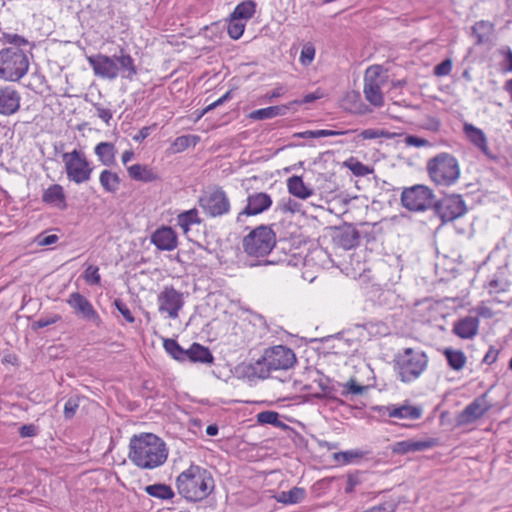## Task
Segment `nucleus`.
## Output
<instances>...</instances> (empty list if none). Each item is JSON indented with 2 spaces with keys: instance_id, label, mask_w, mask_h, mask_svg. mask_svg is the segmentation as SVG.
<instances>
[{
  "instance_id": "3",
  "label": "nucleus",
  "mask_w": 512,
  "mask_h": 512,
  "mask_svg": "<svg viewBox=\"0 0 512 512\" xmlns=\"http://www.w3.org/2000/svg\"><path fill=\"white\" fill-rule=\"evenodd\" d=\"M296 362V356L292 349L277 345L265 349L263 356L250 365L248 376L266 379L273 371L287 370Z\"/></svg>"
},
{
  "instance_id": "24",
  "label": "nucleus",
  "mask_w": 512,
  "mask_h": 512,
  "mask_svg": "<svg viewBox=\"0 0 512 512\" xmlns=\"http://www.w3.org/2000/svg\"><path fill=\"white\" fill-rule=\"evenodd\" d=\"M42 202L59 210H65L67 202L63 187L59 184L49 186L42 194Z\"/></svg>"
},
{
  "instance_id": "53",
  "label": "nucleus",
  "mask_w": 512,
  "mask_h": 512,
  "mask_svg": "<svg viewBox=\"0 0 512 512\" xmlns=\"http://www.w3.org/2000/svg\"><path fill=\"white\" fill-rule=\"evenodd\" d=\"M113 304H114L115 308L118 310V312L125 318V320L127 322H129V323L135 322V318L132 315L130 309L121 299H115Z\"/></svg>"
},
{
  "instance_id": "1",
  "label": "nucleus",
  "mask_w": 512,
  "mask_h": 512,
  "mask_svg": "<svg viewBox=\"0 0 512 512\" xmlns=\"http://www.w3.org/2000/svg\"><path fill=\"white\" fill-rule=\"evenodd\" d=\"M128 457L141 469H154L166 462L168 449L165 442L157 435L141 433L131 437Z\"/></svg>"
},
{
  "instance_id": "25",
  "label": "nucleus",
  "mask_w": 512,
  "mask_h": 512,
  "mask_svg": "<svg viewBox=\"0 0 512 512\" xmlns=\"http://www.w3.org/2000/svg\"><path fill=\"white\" fill-rule=\"evenodd\" d=\"M478 328V318L467 316L454 324L453 332L462 339H471L478 333Z\"/></svg>"
},
{
  "instance_id": "17",
  "label": "nucleus",
  "mask_w": 512,
  "mask_h": 512,
  "mask_svg": "<svg viewBox=\"0 0 512 512\" xmlns=\"http://www.w3.org/2000/svg\"><path fill=\"white\" fill-rule=\"evenodd\" d=\"M67 303L74 312L80 315L83 319L91 321L96 326L101 324V318L91 302L79 292L71 293L67 299Z\"/></svg>"
},
{
  "instance_id": "43",
  "label": "nucleus",
  "mask_w": 512,
  "mask_h": 512,
  "mask_svg": "<svg viewBox=\"0 0 512 512\" xmlns=\"http://www.w3.org/2000/svg\"><path fill=\"white\" fill-rule=\"evenodd\" d=\"M244 29L245 22L241 21L240 19L236 20V18L230 16L228 21L227 32L232 39H239L243 35Z\"/></svg>"
},
{
  "instance_id": "36",
  "label": "nucleus",
  "mask_w": 512,
  "mask_h": 512,
  "mask_svg": "<svg viewBox=\"0 0 512 512\" xmlns=\"http://www.w3.org/2000/svg\"><path fill=\"white\" fill-rule=\"evenodd\" d=\"M200 223L201 219L199 218L198 211L195 208L184 211L177 216V224L183 229L185 234L188 233L191 225Z\"/></svg>"
},
{
  "instance_id": "20",
  "label": "nucleus",
  "mask_w": 512,
  "mask_h": 512,
  "mask_svg": "<svg viewBox=\"0 0 512 512\" xmlns=\"http://www.w3.org/2000/svg\"><path fill=\"white\" fill-rule=\"evenodd\" d=\"M438 440L426 438L423 440H403L393 444L392 452L395 454H407L410 452L425 451L437 446Z\"/></svg>"
},
{
  "instance_id": "40",
  "label": "nucleus",
  "mask_w": 512,
  "mask_h": 512,
  "mask_svg": "<svg viewBox=\"0 0 512 512\" xmlns=\"http://www.w3.org/2000/svg\"><path fill=\"white\" fill-rule=\"evenodd\" d=\"M302 204L297 202L296 200L292 199L291 197H285L280 199L277 202L275 211H278L282 214H296V213H303L302 212Z\"/></svg>"
},
{
  "instance_id": "6",
  "label": "nucleus",
  "mask_w": 512,
  "mask_h": 512,
  "mask_svg": "<svg viewBox=\"0 0 512 512\" xmlns=\"http://www.w3.org/2000/svg\"><path fill=\"white\" fill-rule=\"evenodd\" d=\"M242 246L248 256L264 258L276 246V234L270 226L260 225L243 238Z\"/></svg>"
},
{
  "instance_id": "5",
  "label": "nucleus",
  "mask_w": 512,
  "mask_h": 512,
  "mask_svg": "<svg viewBox=\"0 0 512 512\" xmlns=\"http://www.w3.org/2000/svg\"><path fill=\"white\" fill-rule=\"evenodd\" d=\"M426 169L430 179L439 186L454 185L460 177V166L456 157L441 152L427 161Z\"/></svg>"
},
{
  "instance_id": "30",
  "label": "nucleus",
  "mask_w": 512,
  "mask_h": 512,
  "mask_svg": "<svg viewBox=\"0 0 512 512\" xmlns=\"http://www.w3.org/2000/svg\"><path fill=\"white\" fill-rule=\"evenodd\" d=\"M127 171L129 177L135 181L148 183L159 179L158 174L147 165L134 164L127 167Z\"/></svg>"
},
{
  "instance_id": "35",
  "label": "nucleus",
  "mask_w": 512,
  "mask_h": 512,
  "mask_svg": "<svg viewBox=\"0 0 512 512\" xmlns=\"http://www.w3.org/2000/svg\"><path fill=\"white\" fill-rule=\"evenodd\" d=\"M444 355L448 362V365L456 371L461 370L467 361V357L461 350H453L451 348H447L444 351Z\"/></svg>"
},
{
  "instance_id": "21",
  "label": "nucleus",
  "mask_w": 512,
  "mask_h": 512,
  "mask_svg": "<svg viewBox=\"0 0 512 512\" xmlns=\"http://www.w3.org/2000/svg\"><path fill=\"white\" fill-rule=\"evenodd\" d=\"M463 130L469 141L475 145L486 157L494 161L498 159L497 155L491 152L488 146L487 137L481 129L475 127L472 124L466 123Z\"/></svg>"
},
{
  "instance_id": "37",
  "label": "nucleus",
  "mask_w": 512,
  "mask_h": 512,
  "mask_svg": "<svg viewBox=\"0 0 512 512\" xmlns=\"http://www.w3.org/2000/svg\"><path fill=\"white\" fill-rule=\"evenodd\" d=\"M163 347L173 359L180 362L187 360V349L182 348L176 340L164 339Z\"/></svg>"
},
{
  "instance_id": "9",
  "label": "nucleus",
  "mask_w": 512,
  "mask_h": 512,
  "mask_svg": "<svg viewBox=\"0 0 512 512\" xmlns=\"http://www.w3.org/2000/svg\"><path fill=\"white\" fill-rule=\"evenodd\" d=\"M62 158L70 181L82 184L90 180L93 168L82 151L75 149L72 152H66Z\"/></svg>"
},
{
  "instance_id": "41",
  "label": "nucleus",
  "mask_w": 512,
  "mask_h": 512,
  "mask_svg": "<svg viewBox=\"0 0 512 512\" xmlns=\"http://www.w3.org/2000/svg\"><path fill=\"white\" fill-rule=\"evenodd\" d=\"M365 453L361 450H347L336 452L333 455L334 460L341 462L344 465L350 464L357 459L363 458Z\"/></svg>"
},
{
  "instance_id": "16",
  "label": "nucleus",
  "mask_w": 512,
  "mask_h": 512,
  "mask_svg": "<svg viewBox=\"0 0 512 512\" xmlns=\"http://www.w3.org/2000/svg\"><path fill=\"white\" fill-rule=\"evenodd\" d=\"M378 67L369 68L364 77V95L366 100L375 107H381L384 97L381 92V81L378 79Z\"/></svg>"
},
{
  "instance_id": "58",
  "label": "nucleus",
  "mask_w": 512,
  "mask_h": 512,
  "mask_svg": "<svg viewBox=\"0 0 512 512\" xmlns=\"http://www.w3.org/2000/svg\"><path fill=\"white\" fill-rule=\"evenodd\" d=\"M60 319L61 317L59 315H54L53 317L49 318H39L33 323L32 328L34 330L45 328L49 325L57 323Z\"/></svg>"
},
{
  "instance_id": "55",
  "label": "nucleus",
  "mask_w": 512,
  "mask_h": 512,
  "mask_svg": "<svg viewBox=\"0 0 512 512\" xmlns=\"http://www.w3.org/2000/svg\"><path fill=\"white\" fill-rule=\"evenodd\" d=\"M404 143L407 146H414V147H430L431 143L424 138H420L416 135H407L404 138Z\"/></svg>"
},
{
  "instance_id": "59",
  "label": "nucleus",
  "mask_w": 512,
  "mask_h": 512,
  "mask_svg": "<svg viewBox=\"0 0 512 512\" xmlns=\"http://www.w3.org/2000/svg\"><path fill=\"white\" fill-rule=\"evenodd\" d=\"M58 236L56 234L45 235L41 233L37 235L35 241L39 246H49L55 244L58 241Z\"/></svg>"
},
{
  "instance_id": "52",
  "label": "nucleus",
  "mask_w": 512,
  "mask_h": 512,
  "mask_svg": "<svg viewBox=\"0 0 512 512\" xmlns=\"http://www.w3.org/2000/svg\"><path fill=\"white\" fill-rule=\"evenodd\" d=\"M452 60L447 58L434 67V75L438 77L447 76L452 71Z\"/></svg>"
},
{
  "instance_id": "13",
  "label": "nucleus",
  "mask_w": 512,
  "mask_h": 512,
  "mask_svg": "<svg viewBox=\"0 0 512 512\" xmlns=\"http://www.w3.org/2000/svg\"><path fill=\"white\" fill-rule=\"evenodd\" d=\"M272 198L265 192H254L247 197V204L236 217V222L241 223L244 217L259 215L272 206Z\"/></svg>"
},
{
  "instance_id": "27",
  "label": "nucleus",
  "mask_w": 512,
  "mask_h": 512,
  "mask_svg": "<svg viewBox=\"0 0 512 512\" xmlns=\"http://www.w3.org/2000/svg\"><path fill=\"white\" fill-rule=\"evenodd\" d=\"M288 192L299 198L307 199L313 195V189L307 186L301 176L293 175L287 179Z\"/></svg>"
},
{
  "instance_id": "49",
  "label": "nucleus",
  "mask_w": 512,
  "mask_h": 512,
  "mask_svg": "<svg viewBox=\"0 0 512 512\" xmlns=\"http://www.w3.org/2000/svg\"><path fill=\"white\" fill-rule=\"evenodd\" d=\"M84 279L89 284L98 285L101 280L99 268L94 265L88 266L84 272Z\"/></svg>"
},
{
  "instance_id": "46",
  "label": "nucleus",
  "mask_w": 512,
  "mask_h": 512,
  "mask_svg": "<svg viewBox=\"0 0 512 512\" xmlns=\"http://www.w3.org/2000/svg\"><path fill=\"white\" fill-rule=\"evenodd\" d=\"M366 389V386L358 384L354 378H351L346 384L343 385V391L341 392V395H359L362 394Z\"/></svg>"
},
{
  "instance_id": "63",
  "label": "nucleus",
  "mask_w": 512,
  "mask_h": 512,
  "mask_svg": "<svg viewBox=\"0 0 512 512\" xmlns=\"http://www.w3.org/2000/svg\"><path fill=\"white\" fill-rule=\"evenodd\" d=\"M94 107L97 111L98 117L101 118L107 125H109V122L113 116L112 111L102 107L100 104H94Z\"/></svg>"
},
{
  "instance_id": "7",
  "label": "nucleus",
  "mask_w": 512,
  "mask_h": 512,
  "mask_svg": "<svg viewBox=\"0 0 512 512\" xmlns=\"http://www.w3.org/2000/svg\"><path fill=\"white\" fill-rule=\"evenodd\" d=\"M29 59L19 48L0 50V78L5 81H19L29 69Z\"/></svg>"
},
{
  "instance_id": "28",
  "label": "nucleus",
  "mask_w": 512,
  "mask_h": 512,
  "mask_svg": "<svg viewBox=\"0 0 512 512\" xmlns=\"http://www.w3.org/2000/svg\"><path fill=\"white\" fill-rule=\"evenodd\" d=\"M187 360L193 363L212 364L214 357L208 347L195 342L187 349Z\"/></svg>"
},
{
  "instance_id": "15",
  "label": "nucleus",
  "mask_w": 512,
  "mask_h": 512,
  "mask_svg": "<svg viewBox=\"0 0 512 512\" xmlns=\"http://www.w3.org/2000/svg\"><path fill=\"white\" fill-rule=\"evenodd\" d=\"M487 395L488 393L485 392L468 404L458 415V424H470L483 417L492 407V404L487 400Z\"/></svg>"
},
{
  "instance_id": "39",
  "label": "nucleus",
  "mask_w": 512,
  "mask_h": 512,
  "mask_svg": "<svg viewBox=\"0 0 512 512\" xmlns=\"http://www.w3.org/2000/svg\"><path fill=\"white\" fill-rule=\"evenodd\" d=\"M255 13V3L252 0L243 1L238 4L230 16L245 21Z\"/></svg>"
},
{
  "instance_id": "64",
  "label": "nucleus",
  "mask_w": 512,
  "mask_h": 512,
  "mask_svg": "<svg viewBox=\"0 0 512 512\" xmlns=\"http://www.w3.org/2000/svg\"><path fill=\"white\" fill-rule=\"evenodd\" d=\"M498 354H499V350L494 348L493 346H491L489 348V350L487 351V353L485 354L482 362L485 364L491 365L494 362H496V360L498 358Z\"/></svg>"
},
{
  "instance_id": "29",
  "label": "nucleus",
  "mask_w": 512,
  "mask_h": 512,
  "mask_svg": "<svg viewBox=\"0 0 512 512\" xmlns=\"http://www.w3.org/2000/svg\"><path fill=\"white\" fill-rule=\"evenodd\" d=\"M94 152L98 160L105 166H112L116 162L117 149L114 143L100 142L95 148Z\"/></svg>"
},
{
  "instance_id": "42",
  "label": "nucleus",
  "mask_w": 512,
  "mask_h": 512,
  "mask_svg": "<svg viewBox=\"0 0 512 512\" xmlns=\"http://www.w3.org/2000/svg\"><path fill=\"white\" fill-rule=\"evenodd\" d=\"M364 471L356 470L347 475L346 486L344 491L346 494H351L354 492L355 488L363 483L364 481Z\"/></svg>"
},
{
  "instance_id": "44",
  "label": "nucleus",
  "mask_w": 512,
  "mask_h": 512,
  "mask_svg": "<svg viewBox=\"0 0 512 512\" xmlns=\"http://www.w3.org/2000/svg\"><path fill=\"white\" fill-rule=\"evenodd\" d=\"M196 136L183 135L177 137L171 144V150L173 153H180L186 150L192 143L195 145Z\"/></svg>"
},
{
  "instance_id": "56",
  "label": "nucleus",
  "mask_w": 512,
  "mask_h": 512,
  "mask_svg": "<svg viewBox=\"0 0 512 512\" xmlns=\"http://www.w3.org/2000/svg\"><path fill=\"white\" fill-rule=\"evenodd\" d=\"M397 505L394 501H386L367 509V512H395Z\"/></svg>"
},
{
  "instance_id": "8",
  "label": "nucleus",
  "mask_w": 512,
  "mask_h": 512,
  "mask_svg": "<svg viewBox=\"0 0 512 512\" xmlns=\"http://www.w3.org/2000/svg\"><path fill=\"white\" fill-rule=\"evenodd\" d=\"M435 195L428 186L416 184L406 187L401 193V204L412 212H423L432 209Z\"/></svg>"
},
{
  "instance_id": "38",
  "label": "nucleus",
  "mask_w": 512,
  "mask_h": 512,
  "mask_svg": "<svg viewBox=\"0 0 512 512\" xmlns=\"http://www.w3.org/2000/svg\"><path fill=\"white\" fill-rule=\"evenodd\" d=\"M145 492L152 497L169 500L174 497V491L169 485L158 483L145 487Z\"/></svg>"
},
{
  "instance_id": "31",
  "label": "nucleus",
  "mask_w": 512,
  "mask_h": 512,
  "mask_svg": "<svg viewBox=\"0 0 512 512\" xmlns=\"http://www.w3.org/2000/svg\"><path fill=\"white\" fill-rule=\"evenodd\" d=\"M495 26L492 22L480 20L472 26V34L476 37V45H482L490 41Z\"/></svg>"
},
{
  "instance_id": "60",
  "label": "nucleus",
  "mask_w": 512,
  "mask_h": 512,
  "mask_svg": "<svg viewBox=\"0 0 512 512\" xmlns=\"http://www.w3.org/2000/svg\"><path fill=\"white\" fill-rule=\"evenodd\" d=\"M350 132H354V130L338 131V130L320 129V130H314V135H315V138H321V137H333V136L344 135V134H348Z\"/></svg>"
},
{
  "instance_id": "62",
  "label": "nucleus",
  "mask_w": 512,
  "mask_h": 512,
  "mask_svg": "<svg viewBox=\"0 0 512 512\" xmlns=\"http://www.w3.org/2000/svg\"><path fill=\"white\" fill-rule=\"evenodd\" d=\"M37 432H38V428L34 424L22 425L19 428V435L22 438H28V437L36 436Z\"/></svg>"
},
{
  "instance_id": "61",
  "label": "nucleus",
  "mask_w": 512,
  "mask_h": 512,
  "mask_svg": "<svg viewBox=\"0 0 512 512\" xmlns=\"http://www.w3.org/2000/svg\"><path fill=\"white\" fill-rule=\"evenodd\" d=\"M232 98V91H227L223 96H221L219 99L214 101L213 103L209 104L202 112L201 115H204L205 113L215 109L216 107L222 105L226 101L230 100Z\"/></svg>"
},
{
  "instance_id": "12",
  "label": "nucleus",
  "mask_w": 512,
  "mask_h": 512,
  "mask_svg": "<svg viewBox=\"0 0 512 512\" xmlns=\"http://www.w3.org/2000/svg\"><path fill=\"white\" fill-rule=\"evenodd\" d=\"M157 301L159 312L166 313L171 319L178 318L184 305L183 294L172 286L164 287L158 294Z\"/></svg>"
},
{
  "instance_id": "32",
  "label": "nucleus",
  "mask_w": 512,
  "mask_h": 512,
  "mask_svg": "<svg viewBox=\"0 0 512 512\" xmlns=\"http://www.w3.org/2000/svg\"><path fill=\"white\" fill-rule=\"evenodd\" d=\"M289 110L288 105L269 106L254 110L250 113L249 118L254 120L272 119L277 116H283Z\"/></svg>"
},
{
  "instance_id": "45",
  "label": "nucleus",
  "mask_w": 512,
  "mask_h": 512,
  "mask_svg": "<svg viewBox=\"0 0 512 512\" xmlns=\"http://www.w3.org/2000/svg\"><path fill=\"white\" fill-rule=\"evenodd\" d=\"M396 135H397L396 133H392L387 130L372 129V128L365 129V130L361 131V133L359 134V136L365 140L376 139V138L392 139Z\"/></svg>"
},
{
  "instance_id": "14",
  "label": "nucleus",
  "mask_w": 512,
  "mask_h": 512,
  "mask_svg": "<svg viewBox=\"0 0 512 512\" xmlns=\"http://www.w3.org/2000/svg\"><path fill=\"white\" fill-rule=\"evenodd\" d=\"M87 61L95 76L109 80H114L118 77L119 68L114 57L98 53L88 56Z\"/></svg>"
},
{
  "instance_id": "47",
  "label": "nucleus",
  "mask_w": 512,
  "mask_h": 512,
  "mask_svg": "<svg viewBox=\"0 0 512 512\" xmlns=\"http://www.w3.org/2000/svg\"><path fill=\"white\" fill-rule=\"evenodd\" d=\"M347 166L350 169V171L357 177L366 176L372 173L373 171L372 168L359 161L347 163Z\"/></svg>"
},
{
  "instance_id": "4",
  "label": "nucleus",
  "mask_w": 512,
  "mask_h": 512,
  "mask_svg": "<svg viewBox=\"0 0 512 512\" xmlns=\"http://www.w3.org/2000/svg\"><path fill=\"white\" fill-rule=\"evenodd\" d=\"M394 370L399 380L409 383L416 380L426 370L428 356L424 351L404 348L394 357Z\"/></svg>"
},
{
  "instance_id": "10",
  "label": "nucleus",
  "mask_w": 512,
  "mask_h": 512,
  "mask_svg": "<svg viewBox=\"0 0 512 512\" xmlns=\"http://www.w3.org/2000/svg\"><path fill=\"white\" fill-rule=\"evenodd\" d=\"M432 209L443 224L464 216L468 211L465 201L459 194H449L439 200L435 199Z\"/></svg>"
},
{
  "instance_id": "11",
  "label": "nucleus",
  "mask_w": 512,
  "mask_h": 512,
  "mask_svg": "<svg viewBox=\"0 0 512 512\" xmlns=\"http://www.w3.org/2000/svg\"><path fill=\"white\" fill-rule=\"evenodd\" d=\"M199 206L210 217H220L230 211V200L225 191L217 187L199 198Z\"/></svg>"
},
{
  "instance_id": "19",
  "label": "nucleus",
  "mask_w": 512,
  "mask_h": 512,
  "mask_svg": "<svg viewBox=\"0 0 512 512\" xmlns=\"http://www.w3.org/2000/svg\"><path fill=\"white\" fill-rule=\"evenodd\" d=\"M151 242L162 251H172L178 246L176 232L169 226H161L151 235Z\"/></svg>"
},
{
  "instance_id": "22",
  "label": "nucleus",
  "mask_w": 512,
  "mask_h": 512,
  "mask_svg": "<svg viewBox=\"0 0 512 512\" xmlns=\"http://www.w3.org/2000/svg\"><path fill=\"white\" fill-rule=\"evenodd\" d=\"M375 410L387 413L389 417L412 420H417L421 418L423 413L421 407L412 405H401L398 407L395 405L380 406L376 407Z\"/></svg>"
},
{
  "instance_id": "18",
  "label": "nucleus",
  "mask_w": 512,
  "mask_h": 512,
  "mask_svg": "<svg viewBox=\"0 0 512 512\" xmlns=\"http://www.w3.org/2000/svg\"><path fill=\"white\" fill-rule=\"evenodd\" d=\"M21 95L12 86L0 87V115L11 116L20 109Z\"/></svg>"
},
{
  "instance_id": "2",
  "label": "nucleus",
  "mask_w": 512,
  "mask_h": 512,
  "mask_svg": "<svg viewBox=\"0 0 512 512\" xmlns=\"http://www.w3.org/2000/svg\"><path fill=\"white\" fill-rule=\"evenodd\" d=\"M176 488L180 496L188 502H199L214 490L215 483L209 470L192 464L176 478Z\"/></svg>"
},
{
  "instance_id": "33",
  "label": "nucleus",
  "mask_w": 512,
  "mask_h": 512,
  "mask_svg": "<svg viewBox=\"0 0 512 512\" xmlns=\"http://www.w3.org/2000/svg\"><path fill=\"white\" fill-rule=\"evenodd\" d=\"M99 182L104 191L115 193L119 189L121 179L117 173L105 169L100 173Z\"/></svg>"
},
{
  "instance_id": "48",
  "label": "nucleus",
  "mask_w": 512,
  "mask_h": 512,
  "mask_svg": "<svg viewBox=\"0 0 512 512\" xmlns=\"http://www.w3.org/2000/svg\"><path fill=\"white\" fill-rule=\"evenodd\" d=\"M79 397H70L64 405V417L66 419H72L79 408Z\"/></svg>"
},
{
  "instance_id": "57",
  "label": "nucleus",
  "mask_w": 512,
  "mask_h": 512,
  "mask_svg": "<svg viewBox=\"0 0 512 512\" xmlns=\"http://www.w3.org/2000/svg\"><path fill=\"white\" fill-rule=\"evenodd\" d=\"M421 127L431 132H438L441 127V122L436 117H427L424 119L423 123L421 124Z\"/></svg>"
},
{
  "instance_id": "23",
  "label": "nucleus",
  "mask_w": 512,
  "mask_h": 512,
  "mask_svg": "<svg viewBox=\"0 0 512 512\" xmlns=\"http://www.w3.org/2000/svg\"><path fill=\"white\" fill-rule=\"evenodd\" d=\"M334 242L345 250H350L359 245L360 234L352 225L338 228L334 236Z\"/></svg>"
},
{
  "instance_id": "34",
  "label": "nucleus",
  "mask_w": 512,
  "mask_h": 512,
  "mask_svg": "<svg viewBox=\"0 0 512 512\" xmlns=\"http://www.w3.org/2000/svg\"><path fill=\"white\" fill-rule=\"evenodd\" d=\"M256 418H257V422L261 425L269 424L274 427L280 428L282 430L290 429V426H288L286 423H284L283 421H281L279 419L280 415L276 411L266 410V411L259 412L256 415Z\"/></svg>"
},
{
  "instance_id": "51",
  "label": "nucleus",
  "mask_w": 512,
  "mask_h": 512,
  "mask_svg": "<svg viewBox=\"0 0 512 512\" xmlns=\"http://www.w3.org/2000/svg\"><path fill=\"white\" fill-rule=\"evenodd\" d=\"M2 40L6 43L15 45V48L19 49L21 46L29 44V41L26 38L18 34L3 33Z\"/></svg>"
},
{
  "instance_id": "54",
  "label": "nucleus",
  "mask_w": 512,
  "mask_h": 512,
  "mask_svg": "<svg viewBox=\"0 0 512 512\" xmlns=\"http://www.w3.org/2000/svg\"><path fill=\"white\" fill-rule=\"evenodd\" d=\"M315 57V48L311 44L303 46L300 54V62L307 66L310 65Z\"/></svg>"
},
{
  "instance_id": "26",
  "label": "nucleus",
  "mask_w": 512,
  "mask_h": 512,
  "mask_svg": "<svg viewBox=\"0 0 512 512\" xmlns=\"http://www.w3.org/2000/svg\"><path fill=\"white\" fill-rule=\"evenodd\" d=\"M113 57L118 65L119 72H121L122 77L132 80L137 74V68L131 55L121 48L119 55L115 54Z\"/></svg>"
},
{
  "instance_id": "50",
  "label": "nucleus",
  "mask_w": 512,
  "mask_h": 512,
  "mask_svg": "<svg viewBox=\"0 0 512 512\" xmlns=\"http://www.w3.org/2000/svg\"><path fill=\"white\" fill-rule=\"evenodd\" d=\"M306 495V490L302 487H293L291 490L287 491L290 505L301 503L306 498Z\"/></svg>"
}]
</instances>
